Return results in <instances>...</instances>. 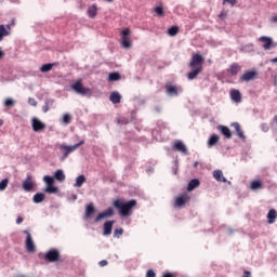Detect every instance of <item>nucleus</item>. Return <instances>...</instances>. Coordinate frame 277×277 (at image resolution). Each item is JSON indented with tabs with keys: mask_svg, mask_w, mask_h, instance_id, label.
<instances>
[{
	"mask_svg": "<svg viewBox=\"0 0 277 277\" xmlns=\"http://www.w3.org/2000/svg\"><path fill=\"white\" fill-rule=\"evenodd\" d=\"M217 130L221 131L222 135L226 137V140H230L233 137V132H230V129L226 126H219Z\"/></svg>",
	"mask_w": 277,
	"mask_h": 277,
	"instance_id": "nucleus-17",
	"label": "nucleus"
},
{
	"mask_svg": "<svg viewBox=\"0 0 277 277\" xmlns=\"http://www.w3.org/2000/svg\"><path fill=\"white\" fill-rule=\"evenodd\" d=\"M15 104H16V102H14V100H12V98H6L4 101V106L5 107H14Z\"/></svg>",
	"mask_w": 277,
	"mask_h": 277,
	"instance_id": "nucleus-41",
	"label": "nucleus"
},
{
	"mask_svg": "<svg viewBox=\"0 0 277 277\" xmlns=\"http://www.w3.org/2000/svg\"><path fill=\"white\" fill-rule=\"evenodd\" d=\"M121 44L123 49H131V29L126 28L121 31Z\"/></svg>",
	"mask_w": 277,
	"mask_h": 277,
	"instance_id": "nucleus-4",
	"label": "nucleus"
},
{
	"mask_svg": "<svg viewBox=\"0 0 277 277\" xmlns=\"http://www.w3.org/2000/svg\"><path fill=\"white\" fill-rule=\"evenodd\" d=\"M95 211L96 210L94 209V205H92V203L88 205L85 208V217H90V216L94 215Z\"/></svg>",
	"mask_w": 277,
	"mask_h": 277,
	"instance_id": "nucleus-32",
	"label": "nucleus"
},
{
	"mask_svg": "<svg viewBox=\"0 0 277 277\" xmlns=\"http://www.w3.org/2000/svg\"><path fill=\"white\" fill-rule=\"evenodd\" d=\"M83 183H85V175H79L76 179L75 187H82Z\"/></svg>",
	"mask_w": 277,
	"mask_h": 277,
	"instance_id": "nucleus-34",
	"label": "nucleus"
},
{
	"mask_svg": "<svg viewBox=\"0 0 277 277\" xmlns=\"http://www.w3.org/2000/svg\"><path fill=\"white\" fill-rule=\"evenodd\" d=\"M83 144H85V141H80L78 144L68 146L66 144H61L58 146L61 153H63V157L61 158L62 161H64L65 159H68V155H70V153H75V150H77L80 146H83Z\"/></svg>",
	"mask_w": 277,
	"mask_h": 277,
	"instance_id": "nucleus-2",
	"label": "nucleus"
},
{
	"mask_svg": "<svg viewBox=\"0 0 277 277\" xmlns=\"http://www.w3.org/2000/svg\"><path fill=\"white\" fill-rule=\"evenodd\" d=\"M189 195L188 194H183L180 195L179 197L175 198V207H185V205H187V202H189Z\"/></svg>",
	"mask_w": 277,
	"mask_h": 277,
	"instance_id": "nucleus-10",
	"label": "nucleus"
},
{
	"mask_svg": "<svg viewBox=\"0 0 277 277\" xmlns=\"http://www.w3.org/2000/svg\"><path fill=\"white\" fill-rule=\"evenodd\" d=\"M213 177L219 183H226L227 182L226 177H224V173L222 172V170H214L213 171Z\"/></svg>",
	"mask_w": 277,
	"mask_h": 277,
	"instance_id": "nucleus-20",
	"label": "nucleus"
},
{
	"mask_svg": "<svg viewBox=\"0 0 277 277\" xmlns=\"http://www.w3.org/2000/svg\"><path fill=\"white\" fill-rule=\"evenodd\" d=\"M43 180L47 183V185H55V180L49 175H45Z\"/></svg>",
	"mask_w": 277,
	"mask_h": 277,
	"instance_id": "nucleus-40",
	"label": "nucleus"
},
{
	"mask_svg": "<svg viewBox=\"0 0 277 277\" xmlns=\"http://www.w3.org/2000/svg\"><path fill=\"white\" fill-rule=\"evenodd\" d=\"M31 127L35 133H40L47 129V124L36 117L31 119Z\"/></svg>",
	"mask_w": 277,
	"mask_h": 277,
	"instance_id": "nucleus-6",
	"label": "nucleus"
},
{
	"mask_svg": "<svg viewBox=\"0 0 277 277\" xmlns=\"http://www.w3.org/2000/svg\"><path fill=\"white\" fill-rule=\"evenodd\" d=\"M276 217H277L276 210L275 209L269 210L267 213L268 224H274V222H276Z\"/></svg>",
	"mask_w": 277,
	"mask_h": 277,
	"instance_id": "nucleus-26",
	"label": "nucleus"
},
{
	"mask_svg": "<svg viewBox=\"0 0 277 277\" xmlns=\"http://www.w3.org/2000/svg\"><path fill=\"white\" fill-rule=\"evenodd\" d=\"M0 127H3V120L0 119Z\"/></svg>",
	"mask_w": 277,
	"mask_h": 277,
	"instance_id": "nucleus-55",
	"label": "nucleus"
},
{
	"mask_svg": "<svg viewBox=\"0 0 277 277\" xmlns=\"http://www.w3.org/2000/svg\"><path fill=\"white\" fill-rule=\"evenodd\" d=\"M229 3L230 5H235L237 3V0H224V3Z\"/></svg>",
	"mask_w": 277,
	"mask_h": 277,
	"instance_id": "nucleus-49",
	"label": "nucleus"
},
{
	"mask_svg": "<svg viewBox=\"0 0 277 277\" xmlns=\"http://www.w3.org/2000/svg\"><path fill=\"white\" fill-rule=\"evenodd\" d=\"M53 69V64H43L40 68L41 72H49V70Z\"/></svg>",
	"mask_w": 277,
	"mask_h": 277,
	"instance_id": "nucleus-36",
	"label": "nucleus"
},
{
	"mask_svg": "<svg viewBox=\"0 0 277 277\" xmlns=\"http://www.w3.org/2000/svg\"><path fill=\"white\" fill-rule=\"evenodd\" d=\"M146 277H157V274L154 269H148L146 273Z\"/></svg>",
	"mask_w": 277,
	"mask_h": 277,
	"instance_id": "nucleus-45",
	"label": "nucleus"
},
{
	"mask_svg": "<svg viewBox=\"0 0 277 277\" xmlns=\"http://www.w3.org/2000/svg\"><path fill=\"white\" fill-rule=\"evenodd\" d=\"M114 215V208H108L105 211L101 212L96 217H95V223L98 224L101 220H105V217H113Z\"/></svg>",
	"mask_w": 277,
	"mask_h": 277,
	"instance_id": "nucleus-11",
	"label": "nucleus"
},
{
	"mask_svg": "<svg viewBox=\"0 0 277 277\" xmlns=\"http://www.w3.org/2000/svg\"><path fill=\"white\" fill-rule=\"evenodd\" d=\"M274 121L277 123V116L274 117Z\"/></svg>",
	"mask_w": 277,
	"mask_h": 277,
	"instance_id": "nucleus-56",
	"label": "nucleus"
},
{
	"mask_svg": "<svg viewBox=\"0 0 277 277\" xmlns=\"http://www.w3.org/2000/svg\"><path fill=\"white\" fill-rule=\"evenodd\" d=\"M260 42H264V44H263V49L265 50V51H269V49H272V44H273V40H272V38H269V37H260Z\"/></svg>",
	"mask_w": 277,
	"mask_h": 277,
	"instance_id": "nucleus-18",
	"label": "nucleus"
},
{
	"mask_svg": "<svg viewBox=\"0 0 277 277\" xmlns=\"http://www.w3.org/2000/svg\"><path fill=\"white\" fill-rule=\"evenodd\" d=\"M226 16H227L226 12H225V11H222V12L220 13V15H219V18H220L221 21H224V18H226Z\"/></svg>",
	"mask_w": 277,
	"mask_h": 277,
	"instance_id": "nucleus-47",
	"label": "nucleus"
},
{
	"mask_svg": "<svg viewBox=\"0 0 277 277\" xmlns=\"http://www.w3.org/2000/svg\"><path fill=\"white\" fill-rule=\"evenodd\" d=\"M232 127H234V129L240 140H246V134H243V130H241V126L239 124V122L232 123Z\"/></svg>",
	"mask_w": 277,
	"mask_h": 277,
	"instance_id": "nucleus-22",
	"label": "nucleus"
},
{
	"mask_svg": "<svg viewBox=\"0 0 277 277\" xmlns=\"http://www.w3.org/2000/svg\"><path fill=\"white\" fill-rule=\"evenodd\" d=\"M219 142H220V136H217V134H213L212 136H210L208 141V146H210L211 148L215 146Z\"/></svg>",
	"mask_w": 277,
	"mask_h": 277,
	"instance_id": "nucleus-28",
	"label": "nucleus"
},
{
	"mask_svg": "<svg viewBox=\"0 0 277 277\" xmlns=\"http://www.w3.org/2000/svg\"><path fill=\"white\" fill-rule=\"evenodd\" d=\"M241 71V66L237 63H233L229 68L227 69V75H230L232 77H237L239 72Z\"/></svg>",
	"mask_w": 277,
	"mask_h": 277,
	"instance_id": "nucleus-12",
	"label": "nucleus"
},
{
	"mask_svg": "<svg viewBox=\"0 0 277 277\" xmlns=\"http://www.w3.org/2000/svg\"><path fill=\"white\" fill-rule=\"evenodd\" d=\"M168 34L172 37L176 36V34H179V26H172L171 28H169Z\"/></svg>",
	"mask_w": 277,
	"mask_h": 277,
	"instance_id": "nucleus-38",
	"label": "nucleus"
},
{
	"mask_svg": "<svg viewBox=\"0 0 277 277\" xmlns=\"http://www.w3.org/2000/svg\"><path fill=\"white\" fill-rule=\"evenodd\" d=\"M16 224H23V216H18L16 219Z\"/></svg>",
	"mask_w": 277,
	"mask_h": 277,
	"instance_id": "nucleus-51",
	"label": "nucleus"
},
{
	"mask_svg": "<svg viewBox=\"0 0 277 277\" xmlns=\"http://www.w3.org/2000/svg\"><path fill=\"white\" fill-rule=\"evenodd\" d=\"M42 109H43V113L47 114V111H49V104H45V105L42 107Z\"/></svg>",
	"mask_w": 277,
	"mask_h": 277,
	"instance_id": "nucleus-50",
	"label": "nucleus"
},
{
	"mask_svg": "<svg viewBox=\"0 0 277 277\" xmlns=\"http://www.w3.org/2000/svg\"><path fill=\"white\" fill-rule=\"evenodd\" d=\"M106 1H108L109 3H111L114 0H106Z\"/></svg>",
	"mask_w": 277,
	"mask_h": 277,
	"instance_id": "nucleus-57",
	"label": "nucleus"
},
{
	"mask_svg": "<svg viewBox=\"0 0 277 277\" xmlns=\"http://www.w3.org/2000/svg\"><path fill=\"white\" fill-rule=\"evenodd\" d=\"M118 124H129V119L121 117L117 119Z\"/></svg>",
	"mask_w": 277,
	"mask_h": 277,
	"instance_id": "nucleus-43",
	"label": "nucleus"
},
{
	"mask_svg": "<svg viewBox=\"0 0 277 277\" xmlns=\"http://www.w3.org/2000/svg\"><path fill=\"white\" fill-rule=\"evenodd\" d=\"M250 189L256 192V189H263V183L261 181H253L251 182Z\"/></svg>",
	"mask_w": 277,
	"mask_h": 277,
	"instance_id": "nucleus-31",
	"label": "nucleus"
},
{
	"mask_svg": "<svg viewBox=\"0 0 277 277\" xmlns=\"http://www.w3.org/2000/svg\"><path fill=\"white\" fill-rule=\"evenodd\" d=\"M273 23H277V15L272 17Z\"/></svg>",
	"mask_w": 277,
	"mask_h": 277,
	"instance_id": "nucleus-53",
	"label": "nucleus"
},
{
	"mask_svg": "<svg viewBox=\"0 0 277 277\" xmlns=\"http://www.w3.org/2000/svg\"><path fill=\"white\" fill-rule=\"evenodd\" d=\"M114 224H116V221H106L104 223V232H103V235L105 237L111 235V229L114 228Z\"/></svg>",
	"mask_w": 277,
	"mask_h": 277,
	"instance_id": "nucleus-13",
	"label": "nucleus"
},
{
	"mask_svg": "<svg viewBox=\"0 0 277 277\" xmlns=\"http://www.w3.org/2000/svg\"><path fill=\"white\" fill-rule=\"evenodd\" d=\"M56 181H60L61 183H64L66 181V175L64 174V171L57 170L54 174Z\"/></svg>",
	"mask_w": 277,
	"mask_h": 277,
	"instance_id": "nucleus-30",
	"label": "nucleus"
},
{
	"mask_svg": "<svg viewBox=\"0 0 277 277\" xmlns=\"http://www.w3.org/2000/svg\"><path fill=\"white\" fill-rule=\"evenodd\" d=\"M195 166H198V162H196Z\"/></svg>",
	"mask_w": 277,
	"mask_h": 277,
	"instance_id": "nucleus-58",
	"label": "nucleus"
},
{
	"mask_svg": "<svg viewBox=\"0 0 277 277\" xmlns=\"http://www.w3.org/2000/svg\"><path fill=\"white\" fill-rule=\"evenodd\" d=\"M4 56H5V53L0 49V60H3Z\"/></svg>",
	"mask_w": 277,
	"mask_h": 277,
	"instance_id": "nucleus-52",
	"label": "nucleus"
},
{
	"mask_svg": "<svg viewBox=\"0 0 277 277\" xmlns=\"http://www.w3.org/2000/svg\"><path fill=\"white\" fill-rule=\"evenodd\" d=\"M10 183L9 179H4L0 182V192H5L8 184Z\"/></svg>",
	"mask_w": 277,
	"mask_h": 277,
	"instance_id": "nucleus-37",
	"label": "nucleus"
},
{
	"mask_svg": "<svg viewBox=\"0 0 277 277\" xmlns=\"http://www.w3.org/2000/svg\"><path fill=\"white\" fill-rule=\"evenodd\" d=\"M205 64V57L200 54H194L192 56L189 68H199V66H202Z\"/></svg>",
	"mask_w": 277,
	"mask_h": 277,
	"instance_id": "nucleus-7",
	"label": "nucleus"
},
{
	"mask_svg": "<svg viewBox=\"0 0 277 277\" xmlns=\"http://www.w3.org/2000/svg\"><path fill=\"white\" fill-rule=\"evenodd\" d=\"M109 81H120L121 77L118 72H111L108 76Z\"/></svg>",
	"mask_w": 277,
	"mask_h": 277,
	"instance_id": "nucleus-35",
	"label": "nucleus"
},
{
	"mask_svg": "<svg viewBox=\"0 0 277 277\" xmlns=\"http://www.w3.org/2000/svg\"><path fill=\"white\" fill-rule=\"evenodd\" d=\"M31 175H27L26 180L23 183V189L25 192H31L34 189V182L31 181Z\"/></svg>",
	"mask_w": 277,
	"mask_h": 277,
	"instance_id": "nucleus-16",
	"label": "nucleus"
},
{
	"mask_svg": "<svg viewBox=\"0 0 277 277\" xmlns=\"http://www.w3.org/2000/svg\"><path fill=\"white\" fill-rule=\"evenodd\" d=\"M200 72H202V66L195 67L194 70H192L187 74V79H189V81H194V79H196V77H198V75H200Z\"/></svg>",
	"mask_w": 277,
	"mask_h": 277,
	"instance_id": "nucleus-19",
	"label": "nucleus"
},
{
	"mask_svg": "<svg viewBox=\"0 0 277 277\" xmlns=\"http://www.w3.org/2000/svg\"><path fill=\"white\" fill-rule=\"evenodd\" d=\"M71 120H72V117H71L70 115L65 114V115L63 116V122H64L65 124H70Z\"/></svg>",
	"mask_w": 277,
	"mask_h": 277,
	"instance_id": "nucleus-42",
	"label": "nucleus"
},
{
	"mask_svg": "<svg viewBox=\"0 0 277 277\" xmlns=\"http://www.w3.org/2000/svg\"><path fill=\"white\" fill-rule=\"evenodd\" d=\"M71 90L81 96H88V94H92V90H90V88L83 87V82L81 80H78L71 84Z\"/></svg>",
	"mask_w": 277,
	"mask_h": 277,
	"instance_id": "nucleus-3",
	"label": "nucleus"
},
{
	"mask_svg": "<svg viewBox=\"0 0 277 277\" xmlns=\"http://www.w3.org/2000/svg\"><path fill=\"white\" fill-rule=\"evenodd\" d=\"M24 234L27 235L26 237V251L34 253L36 252V245L34 243V238H31V234L27 230H24Z\"/></svg>",
	"mask_w": 277,
	"mask_h": 277,
	"instance_id": "nucleus-8",
	"label": "nucleus"
},
{
	"mask_svg": "<svg viewBox=\"0 0 277 277\" xmlns=\"http://www.w3.org/2000/svg\"><path fill=\"white\" fill-rule=\"evenodd\" d=\"M200 185V181L199 180H192L189 183H188V186H187V190L188 192H194V189H196V187H198Z\"/></svg>",
	"mask_w": 277,
	"mask_h": 277,
	"instance_id": "nucleus-27",
	"label": "nucleus"
},
{
	"mask_svg": "<svg viewBox=\"0 0 277 277\" xmlns=\"http://www.w3.org/2000/svg\"><path fill=\"white\" fill-rule=\"evenodd\" d=\"M124 233V229L122 228H116L114 230V237H117V239H120V237H122V234Z\"/></svg>",
	"mask_w": 277,
	"mask_h": 277,
	"instance_id": "nucleus-39",
	"label": "nucleus"
},
{
	"mask_svg": "<svg viewBox=\"0 0 277 277\" xmlns=\"http://www.w3.org/2000/svg\"><path fill=\"white\" fill-rule=\"evenodd\" d=\"M87 14L89 18H95L96 14H98V8L96 6V4H92L91 6H89Z\"/></svg>",
	"mask_w": 277,
	"mask_h": 277,
	"instance_id": "nucleus-24",
	"label": "nucleus"
},
{
	"mask_svg": "<svg viewBox=\"0 0 277 277\" xmlns=\"http://www.w3.org/2000/svg\"><path fill=\"white\" fill-rule=\"evenodd\" d=\"M155 12H156V14H158V16H163V8L162 6H156Z\"/></svg>",
	"mask_w": 277,
	"mask_h": 277,
	"instance_id": "nucleus-44",
	"label": "nucleus"
},
{
	"mask_svg": "<svg viewBox=\"0 0 277 277\" xmlns=\"http://www.w3.org/2000/svg\"><path fill=\"white\" fill-rule=\"evenodd\" d=\"M259 77V72L254 70H247L243 72V75L240 77V81H245L246 83L250 81H254Z\"/></svg>",
	"mask_w": 277,
	"mask_h": 277,
	"instance_id": "nucleus-9",
	"label": "nucleus"
},
{
	"mask_svg": "<svg viewBox=\"0 0 277 277\" xmlns=\"http://www.w3.org/2000/svg\"><path fill=\"white\" fill-rule=\"evenodd\" d=\"M229 96L234 103H241V92L236 89H232L229 92Z\"/></svg>",
	"mask_w": 277,
	"mask_h": 277,
	"instance_id": "nucleus-14",
	"label": "nucleus"
},
{
	"mask_svg": "<svg viewBox=\"0 0 277 277\" xmlns=\"http://www.w3.org/2000/svg\"><path fill=\"white\" fill-rule=\"evenodd\" d=\"M44 192L47 194H57L58 188H57V186H55V184H48Z\"/></svg>",
	"mask_w": 277,
	"mask_h": 277,
	"instance_id": "nucleus-29",
	"label": "nucleus"
},
{
	"mask_svg": "<svg viewBox=\"0 0 277 277\" xmlns=\"http://www.w3.org/2000/svg\"><path fill=\"white\" fill-rule=\"evenodd\" d=\"M43 259L44 261H48V263H56L60 261V251L56 249H51L44 254Z\"/></svg>",
	"mask_w": 277,
	"mask_h": 277,
	"instance_id": "nucleus-5",
	"label": "nucleus"
},
{
	"mask_svg": "<svg viewBox=\"0 0 277 277\" xmlns=\"http://www.w3.org/2000/svg\"><path fill=\"white\" fill-rule=\"evenodd\" d=\"M106 265H108L107 260H102V261H100V266H101V267H105Z\"/></svg>",
	"mask_w": 277,
	"mask_h": 277,
	"instance_id": "nucleus-48",
	"label": "nucleus"
},
{
	"mask_svg": "<svg viewBox=\"0 0 277 277\" xmlns=\"http://www.w3.org/2000/svg\"><path fill=\"white\" fill-rule=\"evenodd\" d=\"M28 103H29V105H31L32 107H36V105H38V102H36V98H34V97H29V98H28Z\"/></svg>",
	"mask_w": 277,
	"mask_h": 277,
	"instance_id": "nucleus-46",
	"label": "nucleus"
},
{
	"mask_svg": "<svg viewBox=\"0 0 277 277\" xmlns=\"http://www.w3.org/2000/svg\"><path fill=\"white\" fill-rule=\"evenodd\" d=\"M173 148L177 150L179 153H183L184 155H187V146H185V143L183 141H177L174 143Z\"/></svg>",
	"mask_w": 277,
	"mask_h": 277,
	"instance_id": "nucleus-15",
	"label": "nucleus"
},
{
	"mask_svg": "<svg viewBox=\"0 0 277 277\" xmlns=\"http://www.w3.org/2000/svg\"><path fill=\"white\" fill-rule=\"evenodd\" d=\"M272 63H273V64H276V63H277V57L273 58V60H272Z\"/></svg>",
	"mask_w": 277,
	"mask_h": 277,
	"instance_id": "nucleus-54",
	"label": "nucleus"
},
{
	"mask_svg": "<svg viewBox=\"0 0 277 277\" xmlns=\"http://www.w3.org/2000/svg\"><path fill=\"white\" fill-rule=\"evenodd\" d=\"M44 194L43 193H37L35 196H34V202L36 205L40 203V202H44Z\"/></svg>",
	"mask_w": 277,
	"mask_h": 277,
	"instance_id": "nucleus-33",
	"label": "nucleus"
},
{
	"mask_svg": "<svg viewBox=\"0 0 277 277\" xmlns=\"http://www.w3.org/2000/svg\"><path fill=\"white\" fill-rule=\"evenodd\" d=\"M109 101L114 104L117 105V103H120L122 101V95L118 91H115L110 93Z\"/></svg>",
	"mask_w": 277,
	"mask_h": 277,
	"instance_id": "nucleus-21",
	"label": "nucleus"
},
{
	"mask_svg": "<svg viewBox=\"0 0 277 277\" xmlns=\"http://www.w3.org/2000/svg\"><path fill=\"white\" fill-rule=\"evenodd\" d=\"M113 206L118 211L119 215H121V217H131L133 214V207H137V200L132 199L124 202L120 199H117L113 202Z\"/></svg>",
	"mask_w": 277,
	"mask_h": 277,
	"instance_id": "nucleus-1",
	"label": "nucleus"
},
{
	"mask_svg": "<svg viewBox=\"0 0 277 277\" xmlns=\"http://www.w3.org/2000/svg\"><path fill=\"white\" fill-rule=\"evenodd\" d=\"M10 25H6V28L4 25H0V42L5 38V36H10Z\"/></svg>",
	"mask_w": 277,
	"mask_h": 277,
	"instance_id": "nucleus-25",
	"label": "nucleus"
},
{
	"mask_svg": "<svg viewBox=\"0 0 277 277\" xmlns=\"http://www.w3.org/2000/svg\"><path fill=\"white\" fill-rule=\"evenodd\" d=\"M166 88L167 94H169V96H179L181 89H179L176 85H167Z\"/></svg>",
	"mask_w": 277,
	"mask_h": 277,
	"instance_id": "nucleus-23",
	"label": "nucleus"
}]
</instances>
